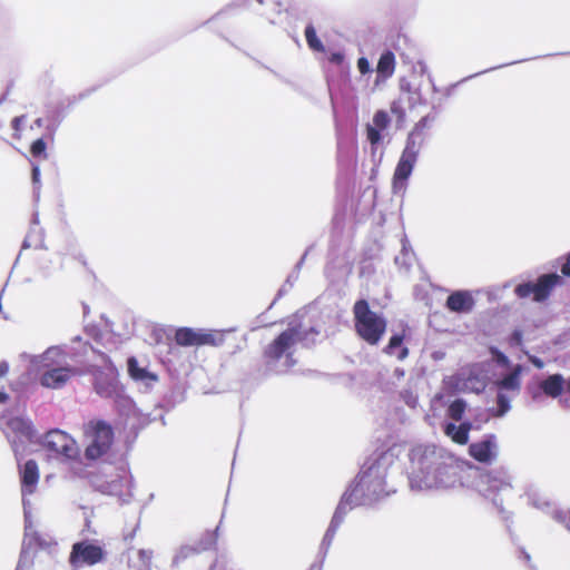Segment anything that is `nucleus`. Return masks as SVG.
I'll return each mask as SVG.
<instances>
[{"label":"nucleus","mask_w":570,"mask_h":570,"mask_svg":"<svg viewBox=\"0 0 570 570\" xmlns=\"http://www.w3.org/2000/svg\"><path fill=\"white\" fill-rule=\"evenodd\" d=\"M560 281L561 277L557 274L543 275L535 284L525 283L517 286L515 293L520 297L533 295V299L539 302L544 299Z\"/></svg>","instance_id":"f8f14e48"},{"label":"nucleus","mask_w":570,"mask_h":570,"mask_svg":"<svg viewBox=\"0 0 570 570\" xmlns=\"http://www.w3.org/2000/svg\"><path fill=\"white\" fill-rule=\"evenodd\" d=\"M21 121H22V118H21V117H16V118L12 120V126H13V128H14L16 130H18V129H19V126H20Z\"/></svg>","instance_id":"79ce46f5"},{"label":"nucleus","mask_w":570,"mask_h":570,"mask_svg":"<svg viewBox=\"0 0 570 570\" xmlns=\"http://www.w3.org/2000/svg\"><path fill=\"white\" fill-rule=\"evenodd\" d=\"M128 372L134 380L145 383L147 386L157 381V376L140 367L136 358L128 360Z\"/></svg>","instance_id":"5701e85b"},{"label":"nucleus","mask_w":570,"mask_h":570,"mask_svg":"<svg viewBox=\"0 0 570 570\" xmlns=\"http://www.w3.org/2000/svg\"><path fill=\"white\" fill-rule=\"evenodd\" d=\"M357 68H358L360 72L363 75L371 71V66H370L368 60L363 57L357 60Z\"/></svg>","instance_id":"473e14b6"},{"label":"nucleus","mask_w":570,"mask_h":570,"mask_svg":"<svg viewBox=\"0 0 570 570\" xmlns=\"http://www.w3.org/2000/svg\"><path fill=\"white\" fill-rule=\"evenodd\" d=\"M402 341L403 337L401 335H393L384 352L395 356L397 360H404L407 356V348L402 345Z\"/></svg>","instance_id":"393cba45"},{"label":"nucleus","mask_w":570,"mask_h":570,"mask_svg":"<svg viewBox=\"0 0 570 570\" xmlns=\"http://www.w3.org/2000/svg\"><path fill=\"white\" fill-rule=\"evenodd\" d=\"M39 178H40V169L38 166H33L32 168V180L35 184H38L39 183Z\"/></svg>","instance_id":"e433bc0d"},{"label":"nucleus","mask_w":570,"mask_h":570,"mask_svg":"<svg viewBox=\"0 0 570 570\" xmlns=\"http://www.w3.org/2000/svg\"><path fill=\"white\" fill-rule=\"evenodd\" d=\"M514 338H515V341H517L518 343L520 342V335H519V333H514Z\"/></svg>","instance_id":"a18cd8bd"},{"label":"nucleus","mask_w":570,"mask_h":570,"mask_svg":"<svg viewBox=\"0 0 570 570\" xmlns=\"http://www.w3.org/2000/svg\"><path fill=\"white\" fill-rule=\"evenodd\" d=\"M425 125L426 120L422 119L409 134L402 156L417 160L419 153L425 139L423 132Z\"/></svg>","instance_id":"f3484780"},{"label":"nucleus","mask_w":570,"mask_h":570,"mask_svg":"<svg viewBox=\"0 0 570 570\" xmlns=\"http://www.w3.org/2000/svg\"><path fill=\"white\" fill-rule=\"evenodd\" d=\"M561 271L564 275L570 276V254H569L567 263L562 266Z\"/></svg>","instance_id":"58836bf2"},{"label":"nucleus","mask_w":570,"mask_h":570,"mask_svg":"<svg viewBox=\"0 0 570 570\" xmlns=\"http://www.w3.org/2000/svg\"><path fill=\"white\" fill-rule=\"evenodd\" d=\"M390 118L385 111H377L373 117L374 127L384 129L389 125Z\"/></svg>","instance_id":"c85d7f7f"},{"label":"nucleus","mask_w":570,"mask_h":570,"mask_svg":"<svg viewBox=\"0 0 570 570\" xmlns=\"http://www.w3.org/2000/svg\"><path fill=\"white\" fill-rule=\"evenodd\" d=\"M567 380L561 374H552L540 383L542 392L553 399H559L560 404L570 406V399L567 396Z\"/></svg>","instance_id":"4468645a"},{"label":"nucleus","mask_w":570,"mask_h":570,"mask_svg":"<svg viewBox=\"0 0 570 570\" xmlns=\"http://www.w3.org/2000/svg\"><path fill=\"white\" fill-rule=\"evenodd\" d=\"M94 376L95 389L98 394L105 397L118 394V372L112 364L106 363L100 370H95Z\"/></svg>","instance_id":"ddd939ff"},{"label":"nucleus","mask_w":570,"mask_h":570,"mask_svg":"<svg viewBox=\"0 0 570 570\" xmlns=\"http://www.w3.org/2000/svg\"><path fill=\"white\" fill-rule=\"evenodd\" d=\"M416 159L407 158L401 155L393 176V191L403 193L406 187V180L411 176Z\"/></svg>","instance_id":"a211bd4d"},{"label":"nucleus","mask_w":570,"mask_h":570,"mask_svg":"<svg viewBox=\"0 0 570 570\" xmlns=\"http://www.w3.org/2000/svg\"><path fill=\"white\" fill-rule=\"evenodd\" d=\"M305 38L308 47L318 52H323L325 50L322 41L317 38L316 31L313 26H307L305 29Z\"/></svg>","instance_id":"bb28decb"},{"label":"nucleus","mask_w":570,"mask_h":570,"mask_svg":"<svg viewBox=\"0 0 570 570\" xmlns=\"http://www.w3.org/2000/svg\"><path fill=\"white\" fill-rule=\"evenodd\" d=\"M28 370L38 374L41 386L59 390L66 386L81 371L68 362V352L59 345L48 347L41 354H22Z\"/></svg>","instance_id":"7ed1b4c3"},{"label":"nucleus","mask_w":570,"mask_h":570,"mask_svg":"<svg viewBox=\"0 0 570 570\" xmlns=\"http://www.w3.org/2000/svg\"><path fill=\"white\" fill-rule=\"evenodd\" d=\"M466 409L463 400L453 401L448 407V415L454 421H461Z\"/></svg>","instance_id":"cd10ccee"},{"label":"nucleus","mask_w":570,"mask_h":570,"mask_svg":"<svg viewBox=\"0 0 570 570\" xmlns=\"http://www.w3.org/2000/svg\"><path fill=\"white\" fill-rule=\"evenodd\" d=\"M87 441L86 456L95 460L108 452L112 444L114 433L104 421H91L85 428Z\"/></svg>","instance_id":"423d86ee"},{"label":"nucleus","mask_w":570,"mask_h":570,"mask_svg":"<svg viewBox=\"0 0 570 570\" xmlns=\"http://www.w3.org/2000/svg\"><path fill=\"white\" fill-rule=\"evenodd\" d=\"M498 416L504 415L510 410V400L502 393V391L498 394Z\"/></svg>","instance_id":"c756f323"},{"label":"nucleus","mask_w":570,"mask_h":570,"mask_svg":"<svg viewBox=\"0 0 570 570\" xmlns=\"http://www.w3.org/2000/svg\"><path fill=\"white\" fill-rule=\"evenodd\" d=\"M42 446L51 456L66 462H76L80 454L77 442L61 430L49 431L43 438Z\"/></svg>","instance_id":"0eeeda50"},{"label":"nucleus","mask_w":570,"mask_h":570,"mask_svg":"<svg viewBox=\"0 0 570 570\" xmlns=\"http://www.w3.org/2000/svg\"><path fill=\"white\" fill-rule=\"evenodd\" d=\"M488 367L483 363L464 367L455 376H452L450 382L459 391L480 393L484 390L489 379Z\"/></svg>","instance_id":"6e6552de"},{"label":"nucleus","mask_w":570,"mask_h":570,"mask_svg":"<svg viewBox=\"0 0 570 570\" xmlns=\"http://www.w3.org/2000/svg\"><path fill=\"white\" fill-rule=\"evenodd\" d=\"M175 340L177 344L181 346L199 345V330L196 331L188 327L179 328L176 332Z\"/></svg>","instance_id":"b1692460"},{"label":"nucleus","mask_w":570,"mask_h":570,"mask_svg":"<svg viewBox=\"0 0 570 570\" xmlns=\"http://www.w3.org/2000/svg\"><path fill=\"white\" fill-rule=\"evenodd\" d=\"M530 360H531L532 364H533L535 367H538V368H542V367H543V362H542L540 358H538V357H531Z\"/></svg>","instance_id":"a19ab883"},{"label":"nucleus","mask_w":570,"mask_h":570,"mask_svg":"<svg viewBox=\"0 0 570 570\" xmlns=\"http://www.w3.org/2000/svg\"><path fill=\"white\" fill-rule=\"evenodd\" d=\"M521 365H514L510 368V372L504 375L502 379L497 381V386L500 391H512L518 392L520 390V376L522 373Z\"/></svg>","instance_id":"412c9836"},{"label":"nucleus","mask_w":570,"mask_h":570,"mask_svg":"<svg viewBox=\"0 0 570 570\" xmlns=\"http://www.w3.org/2000/svg\"><path fill=\"white\" fill-rule=\"evenodd\" d=\"M73 473L79 478L89 479V482L99 491L112 495H118L124 492V488L128 485L126 476L110 475L108 480H102L100 475L92 474L82 468H72Z\"/></svg>","instance_id":"9b49d317"},{"label":"nucleus","mask_w":570,"mask_h":570,"mask_svg":"<svg viewBox=\"0 0 570 570\" xmlns=\"http://www.w3.org/2000/svg\"><path fill=\"white\" fill-rule=\"evenodd\" d=\"M493 355H494L495 361L500 365L505 366V367L509 368V360H508V357L504 354H502V353H500L498 351H493Z\"/></svg>","instance_id":"72a5a7b5"},{"label":"nucleus","mask_w":570,"mask_h":570,"mask_svg":"<svg viewBox=\"0 0 570 570\" xmlns=\"http://www.w3.org/2000/svg\"><path fill=\"white\" fill-rule=\"evenodd\" d=\"M379 128L368 126L367 127V139L372 145L377 144L381 140V134Z\"/></svg>","instance_id":"2f4dec72"},{"label":"nucleus","mask_w":570,"mask_h":570,"mask_svg":"<svg viewBox=\"0 0 570 570\" xmlns=\"http://www.w3.org/2000/svg\"><path fill=\"white\" fill-rule=\"evenodd\" d=\"M9 365L7 362H0V377L4 376L8 373Z\"/></svg>","instance_id":"4c0bfd02"},{"label":"nucleus","mask_w":570,"mask_h":570,"mask_svg":"<svg viewBox=\"0 0 570 570\" xmlns=\"http://www.w3.org/2000/svg\"><path fill=\"white\" fill-rule=\"evenodd\" d=\"M223 342V334L216 331L199 330V345H219Z\"/></svg>","instance_id":"a878e982"},{"label":"nucleus","mask_w":570,"mask_h":570,"mask_svg":"<svg viewBox=\"0 0 570 570\" xmlns=\"http://www.w3.org/2000/svg\"><path fill=\"white\" fill-rule=\"evenodd\" d=\"M395 70V57L394 53L391 51H385L381 55L377 66H376V72H377V81L379 80H386L387 78L392 77Z\"/></svg>","instance_id":"4be33fe9"},{"label":"nucleus","mask_w":570,"mask_h":570,"mask_svg":"<svg viewBox=\"0 0 570 570\" xmlns=\"http://www.w3.org/2000/svg\"><path fill=\"white\" fill-rule=\"evenodd\" d=\"M20 478H21V492L23 498V510H24V519H26V535L29 537L31 534V521H30V512L28 508L27 495L32 494L36 491L38 481H39V469L38 464L33 460L27 461L22 468H20Z\"/></svg>","instance_id":"9d476101"},{"label":"nucleus","mask_w":570,"mask_h":570,"mask_svg":"<svg viewBox=\"0 0 570 570\" xmlns=\"http://www.w3.org/2000/svg\"><path fill=\"white\" fill-rule=\"evenodd\" d=\"M474 299L468 291H458L448 297L446 306L458 313H468L473 308Z\"/></svg>","instance_id":"6ab92c4d"},{"label":"nucleus","mask_w":570,"mask_h":570,"mask_svg":"<svg viewBox=\"0 0 570 570\" xmlns=\"http://www.w3.org/2000/svg\"><path fill=\"white\" fill-rule=\"evenodd\" d=\"M472 428L473 425L471 422H462L460 425H455L454 423H445L443 432L454 443L464 445L469 442V433Z\"/></svg>","instance_id":"aec40b11"},{"label":"nucleus","mask_w":570,"mask_h":570,"mask_svg":"<svg viewBox=\"0 0 570 570\" xmlns=\"http://www.w3.org/2000/svg\"><path fill=\"white\" fill-rule=\"evenodd\" d=\"M355 328L357 334L371 345H376L386 330V321L370 309L366 301L354 305Z\"/></svg>","instance_id":"20e7f679"},{"label":"nucleus","mask_w":570,"mask_h":570,"mask_svg":"<svg viewBox=\"0 0 570 570\" xmlns=\"http://www.w3.org/2000/svg\"><path fill=\"white\" fill-rule=\"evenodd\" d=\"M392 456L393 455L389 452H382L365 462L356 483L343 494L342 501L325 534V539H331L334 535L347 508H351L353 504L371 503L389 494V492L385 491L384 480L387 466L392 463Z\"/></svg>","instance_id":"f03ea898"},{"label":"nucleus","mask_w":570,"mask_h":570,"mask_svg":"<svg viewBox=\"0 0 570 570\" xmlns=\"http://www.w3.org/2000/svg\"><path fill=\"white\" fill-rule=\"evenodd\" d=\"M530 499H531L532 504L534 507L542 508L544 505H548V501L547 500H539V501H537L535 500V493L530 494Z\"/></svg>","instance_id":"f704fd0d"},{"label":"nucleus","mask_w":570,"mask_h":570,"mask_svg":"<svg viewBox=\"0 0 570 570\" xmlns=\"http://www.w3.org/2000/svg\"><path fill=\"white\" fill-rule=\"evenodd\" d=\"M9 395L2 391H0V410L8 404Z\"/></svg>","instance_id":"c9c22d12"},{"label":"nucleus","mask_w":570,"mask_h":570,"mask_svg":"<svg viewBox=\"0 0 570 570\" xmlns=\"http://www.w3.org/2000/svg\"><path fill=\"white\" fill-rule=\"evenodd\" d=\"M0 426L18 458L21 454V448H23L27 442L31 441L33 436L31 422L20 414L13 415L8 412L1 415Z\"/></svg>","instance_id":"39448f33"},{"label":"nucleus","mask_w":570,"mask_h":570,"mask_svg":"<svg viewBox=\"0 0 570 570\" xmlns=\"http://www.w3.org/2000/svg\"><path fill=\"white\" fill-rule=\"evenodd\" d=\"M470 455L479 462L490 463L498 455V444L494 435H487L483 440L469 446Z\"/></svg>","instance_id":"2eb2a0df"},{"label":"nucleus","mask_w":570,"mask_h":570,"mask_svg":"<svg viewBox=\"0 0 570 570\" xmlns=\"http://www.w3.org/2000/svg\"><path fill=\"white\" fill-rule=\"evenodd\" d=\"M151 554H153L151 551H147V550L139 551V556L144 560H149L151 558Z\"/></svg>","instance_id":"ea45409f"},{"label":"nucleus","mask_w":570,"mask_h":570,"mask_svg":"<svg viewBox=\"0 0 570 570\" xmlns=\"http://www.w3.org/2000/svg\"><path fill=\"white\" fill-rule=\"evenodd\" d=\"M31 154L36 157L43 156L46 158V142L42 139H37L33 141L31 145Z\"/></svg>","instance_id":"7c9ffc66"},{"label":"nucleus","mask_w":570,"mask_h":570,"mask_svg":"<svg viewBox=\"0 0 570 570\" xmlns=\"http://www.w3.org/2000/svg\"><path fill=\"white\" fill-rule=\"evenodd\" d=\"M484 482L493 483L491 487L497 489L498 480L491 479L490 476H484Z\"/></svg>","instance_id":"37998d69"},{"label":"nucleus","mask_w":570,"mask_h":570,"mask_svg":"<svg viewBox=\"0 0 570 570\" xmlns=\"http://www.w3.org/2000/svg\"><path fill=\"white\" fill-rule=\"evenodd\" d=\"M463 462L445 449L419 444L409 452L412 490H449L462 485Z\"/></svg>","instance_id":"f257e3e1"},{"label":"nucleus","mask_w":570,"mask_h":570,"mask_svg":"<svg viewBox=\"0 0 570 570\" xmlns=\"http://www.w3.org/2000/svg\"><path fill=\"white\" fill-rule=\"evenodd\" d=\"M303 340L299 327H291L284 331L267 348V355L274 360L285 356L287 367L294 364L292 354L298 342Z\"/></svg>","instance_id":"1a4fd4ad"},{"label":"nucleus","mask_w":570,"mask_h":570,"mask_svg":"<svg viewBox=\"0 0 570 570\" xmlns=\"http://www.w3.org/2000/svg\"><path fill=\"white\" fill-rule=\"evenodd\" d=\"M104 552L100 547L87 542L73 544L70 556L72 564L88 563L94 564L102 559Z\"/></svg>","instance_id":"dca6fc26"},{"label":"nucleus","mask_w":570,"mask_h":570,"mask_svg":"<svg viewBox=\"0 0 570 570\" xmlns=\"http://www.w3.org/2000/svg\"><path fill=\"white\" fill-rule=\"evenodd\" d=\"M341 59H342V56H341L340 53H335V55H333V57H332V60H333V61H341Z\"/></svg>","instance_id":"c03bdc74"}]
</instances>
